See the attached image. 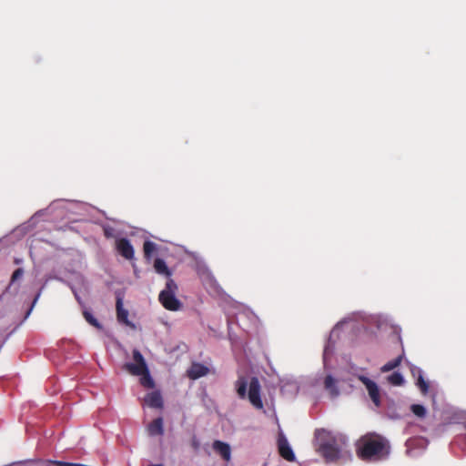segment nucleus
Returning a JSON list of instances; mask_svg holds the SVG:
<instances>
[{
  "instance_id": "1",
  "label": "nucleus",
  "mask_w": 466,
  "mask_h": 466,
  "mask_svg": "<svg viewBox=\"0 0 466 466\" xmlns=\"http://www.w3.org/2000/svg\"><path fill=\"white\" fill-rule=\"evenodd\" d=\"M390 453L387 441L374 433L362 436L356 443V454L364 461H377L385 459Z\"/></svg>"
},
{
  "instance_id": "2",
  "label": "nucleus",
  "mask_w": 466,
  "mask_h": 466,
  "mask_svg": "<svg viewBox=\"0 0 466 466\" xmlns=\"http://www.w3.org/2000/svg\"><path fill=\"white\" fill-rule=\"evenodd\" d=\"M237 394L240 399L248 398L250 404L257 410H262L261 386L257 377L248 381L246 377H239L235 383Z\"/></svg>"
},
{
  "instance_id": "3",
  "label": "nucleus",
  "mask_w": 466,
  "mask_h": 466,
  "mask_svg": "<svg viewBox=\"0 0 466 466\" xmlns=\"http://www.w3.org/2000/svg\"><path fill=\"white\" fill-rule=\"evenodd\" d=\"M135 363L127 362L124 365V369L131 375L141 376L140 383L148 389L155 386L154 380L150 376L146 360L141 352L135 349L132 352Z\"/></svg>"
},
{
  "instance_id": "4",
  "label": "nucleus",
  "mask_w": 466,
  "mask_h": 466,
  "mask_svg": "<svg viewBox=\"0 0 466 466\" xmlns=\"http://www.w3.org/2000/svg\"><path fill=\"white\" fill-rule=\"evenodd\" d=\"M317 451L327 462H334L340 458V445L337 439L330 435L320 438Z\"/></svg>"
},
{
  "instance_id": "5",
  "label": "nucleus",
  "mask_w": 466,
  "mask_h": 466,
  "mask_svg": "<svg viewBox=\"0 0 466 466\" xmlns=\"http://www.w3.org/2000/svg\"><path fill=\"white\" fill-rule=\"evenodd\" d=\"M177 289L178 287L174 279H168L165 289L158 296V299L165 309L172 311L180 309L182 303L176 298Z\"/></svg>"
},
{
  "instance_id": "6",
  "label": "nucleus",
  "mask_w": 466,
  "mask_h": 466,
  "mask_svg": "<svg viewBox=\"0 0 466 466\" xmlns=\"http://www.w3.org/2000/svg\"><path fill=\"white\" fill-rule=\"evenodd\" d=\"M360 381L365 385L369 395L376 406L380 404V390L378 385L370 379L361 376L360 377Z\"/></svg>"
},
{
  "instance_id": "7",
  "label": "nucleus",
  "mask_w": 466,
  "mask_h": 466,
  "mask_svg": "<svg viewBox=\"0 0 466 466\" xmlns=\"http://www.w3.org/2000/svg\"><path fill=\"white\" fill-rule=\"evenodd\" d=\"M278 449L279 455L288 461H295V454L284 436H280L278 440Z\"/></svg>"
},
{
  "instance_id": "8",
  "label": "nucleus",
  "mask_w": 466,
  "mask_h": 466,
  "mask_svg": "<svg viewBox=\"0 0 466 466\" xmlns=\"http://www.w3.org/2000/svg\"><path fill=\"white\" fill-rule=\"evenodd\" d=\"M116 249L127 259L134 258V248L127 238H120L116 241Z\"/></svg>"
},
{
  "instance_id": "9",
  "label": "nucleus",
  "mask_w": 466,
  "mask_h": 466,
  "mask_svg": "<svg viewBox=\"0 0 466 466\" xmlns=\"http://www.w3.org/2000/svg\"><path fill=\"white\" fill-rule=\"evenodd\" d=\"M410 372L414 378H416V385L420 389V392L425 395L429 391V382L424 380L422 370L415 366L410 368Z\"/></svg>"
},
{
  "instance_id": "10",
  "label": "nucleus",
  "mask_w": 466,
  "mask_h": 466,
  "mask_svg": "<svg viewBox=\"0 0 466 466\" xmlns=\"http://www.w3.org/2000/svg\"><path fill=\"white\" fill-rule=\"evenodd\" d=\"M213 450L219 454L223 460L228 461L231 458L230 446L221 441H215L212 444Z\"/></svg>"
},
{
  "instance_id": "11",
  "label": "nucleus",
  "mask_w": 466,
  "mask_h": 466,
  "mask_svg": "<svg viewBox=\"0 0 466 466\" xmlns=\"http://www.w3.org/2000/svg\"><path fill=\"white\" fill-rule=\"evenodd\" d=\"M208 373V368L201 363H193L187 370L188 378L192 380L199 379Z\"/></svg>"
},
{
  "instance_id": "12",
  "label": "nucleus",
  "mask_w": 466,
  "mask_h": 466,
  "mask_svg": "<svg viewBox=\"0 0 466 466\" xmlns=\"http://www.w3.org/2000/svg\"><path fill=\"white\" fill-rule=\"evenodd\" d=\"M116 319L118 322L124 323L127 326H131L132 323L128 320V311L127 309H124L122 299L119 297L116 299Z\"/></svg>"
},
{
  "instance_id": "13",
  "label": "nucleus",
  "mask_w": 466,
  "mask_h": 466,
  "mask_svg": "<svg viewBox=\"0 0 466 466\" xmlns=\"http://www.w3.org/2000/svg\"><path fill=\"white\" fill-rule=\"evenodd\" d=\"M145 402L151 408L161 409L163 407V399L159 391H152L145 398Z\"/></svg>"
},
{
  "instance_id": "14",
  "label": "nucleus",
  "mask_w": 466,
  "mask_h": 466,
  "mask_svg": "<svg viewBox=\"0 0 466 466\" xmlns=\"http://www.w3.org/2000/svg\"><path fill=\"white\" fill-rule=\"evenodd\" d=\"M148 434L151 436H160L164 433L163 419L158 417L153 420L147 426Z\"/></svg>"
},
{
  "instance_id": "15",
  "label": "nucleus",
  "mask_w": 466,
  "mask_h": 466,
  "mask_svg": "<svg viewBox=\"0 0 466 466\" xmlns=\"http://www.w3.org/2000/svg\"><path fill=\"white\" fill-rule=\"evenodd\" d=\"M154 268H155L157 273L161 274V275H165L166 277H167V279H171L170 278L171 271L168 268V267L167 266V264H166L164 259L159 258H156L155 261H154Z\"/></svg>"
},
{
  "instance_id": "16",
  "label": "nucleus",
  "mask_w": 466,
  "mask_h": 466,
  "mask_svg": "<svg viewBox=\"0 0 466 466\" xmlns=\"http://www.w3.org/2000/svg\"><path fill=\"white\" fill-rule=\"evenodd\" d=\"M324 387L327 390H329V394L332 397H337L339 395V390L336 386V380L331 375H328L324 380Z\"/></svg>"
},
{
  "instance_id": "17",
  "label": "nucleus",
  "mask_w": 466,
  "mask_h": 466,
  "mask_svg": "<svg viewBox=\"0 0 466 466\" xmlns=\"http://www.w3.org/2000/svg\"><path fill=\"white\" fill-rule=\"evenodd\" d=\"M402 360V356H399L397 357L396 359L392 360H390L388 361L387 363H385L380 370L382 372H388V371H390L392 370H394L395 368L399 367L400 362Z\"/></svg>"
},
{
  "instance_id": "18",
  "label": "nucleus",
  "mask_w": 466,
  "mask_h": 466,
  "mask_svg": "<svg viewBox=\"0 0 466 466\" xmlns=\"http://www.w3.org/2000/svg\"><path fill=\"white\" fill-rule=\"evenodd\" d=\"M157 249V245L149 240L144 242L143 250L146 258H150L153 252Z\"/></svg>"
},
{
  "instance_id": "19",
  "label": "nucleus",
  "mask_w": 466,
  "mask_h": 466,
  "mask_svg": "<svg viewBox=\"0 0 466 466\" xmlns=\"http://www.w3.org/2000/svg\"><path fill=\"white\" fill-rule=\"evenodd\" d=\"M388 381L394 386H401L404 383V379L400 372H393L388 377Z\"/></svg>"
},
{
  "instance_id": "20",
  "label": "nucleus",
  "mask_w": 466,
  "mask_h": 466,
  "mask_svg": "<svg viewBox=\"0 0 466 466\" xmlns=\"http://www.w3.org/2000/svg\"><path fill=\"white\" fill-rule=\"evenodd\" d=\"M83 315H84V318L90 324L92 325L93 327L100 329H102V326L100 325V323L98 322V320L93 316V314L87 310H85L83 312Z\"/></svg>"
},
{
  "instance_id": "21",
  "label": "nucleus",
  "mask_w": 466,
  "mask_h": 466,
  "mask_svg": "<svg viewBox=\"0 0 466 466\" xmlns=\"http://www.w3.org/2000/svg\"><path fill=\"white\" fill-rule=\"evenodd\" d=\"M410 410L414 415L420 418H422L426 415V409L420 404H412L410 406Z\"/></svg>"
},
{
  "instance_id": "22",
  "label": "nucleus",
  "mask_w": 466,
  "mask_h": 466,
  "mask_svg": "<svg viewBox=\"0 0 466 466\" xmlns=\"http://www.w3.org/2000/svg\"><path fill=\"white\" fill-rule=\"evenodd\" d=\"M24 276V269L19 268H16L11 277L10 285L15 283L16 280L20 279Z\"/></svg>"
},
{
  "instance_id": "23",
  "label": "nucleus",
  "mask_w": 466,
  "mask_h": 466,
  "mask_svg": "<svg viewBox=\"0 0 466 466\" xmlns=\"http://www.w3.org/2000/svg\"><path fill=\"white\" fill-rule=\"evenodd\" d=\"M192 445H193V447H194L195 449H198V441H197L196 440H194V441H193Z\"/></svg>"
},
{
  "instance_id": "24",
  "label": "nucleus",
  "mask_w": 466,
  "mask_h": 466,
  "mask_svg": "<svg viewBox=\"0 0 466 466\" xmlns=\"http://www.w3.org/2000/svg\"><path fill=\"white\" fill-rule=\"evenodd\" d=\"M39 295H40V294H37V295H36V297H35V299H34V302H33V304H35V301H36V300L38 299V298H39Z\"/></svg>"
},
{
  "instance_id": "25",
  "label": "nucleus",
  "mask_w": 466,
  "mask_h": 466,
  "mask_svg": "<svg viewBox=\"0 0 466 466\" xmlns=\"http://www.w3.org/2000/svg\"><path fill=\"white\" fill-rule=\"evenodd\" d=\"M149 466H163L162 464H151Z\"/></svg>"
},
{
  "instance_id": "26",
  "label": "nucleus",
  "mask_w": 466,
  "mask_h": 466,
  "mask_svg": "<svg viewBox=\"0 0 466 466\" xmlns=\"http://www.w3.org/2000/svg\"><path fill=\"white\" fill-rule=\"evenodd\" d=\"M15 262L18 264L20 262V259H15Z\"/></svg>"
}]
</instances>
